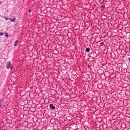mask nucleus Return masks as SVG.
<instances>
[{"instance_id": "0eeeda50", "label": "nucleus", "mask_w": 130, "mask_h": 130, "mask_svg": "<svg viewBox=\"0 0 130 130\" xmlns=\"http://www.w3.org/2000/svg\"><path fill=\"white\" fill-rule=\"evenodd\" d=\"M1 101H0V107L3 105V103H1Z\"/></svg>"}, {"instance_id": "9b49d317", "label": "nucleus", "mask_w": 130, "mask_h": 130, "mask_svg": "<svg viewBox=\"0 0 130 130\" xmlns=\"http://www.w3.org/2000/svg\"><path fill=\"white\" fill-rule=\"evenodd\" d=\"M31 11V10H30L29 11V13H30Z\"/></svg>"}, {"instance_id": "9d476101", "label": "nucleus", "mask_w": 130, "mask_h": 130, "mask_svg": "<svg viewBox=\"0 0 130 130\" xmlns=\"http://www.w3.org/2000/svg\"><path fill=\"white\" fill-rule=\"evenodd\" d=\"M5 19L6 20H7L9 19V18L8 17H7L5 18Z\"/></svg>"}, {"instance_id": "6e6552de", "label": "nucleus", "mask_w": 130, "mask_h": 130, "mask_svg": "<svg viewBox=\"0 0 130 130\" xmlns=\"http://www.w3.org/2000/svg\"><path fill=\"white\" fill-rule=\"evenodd\" d=\"M5 36H6L7 37H8L9 36L8 35V33H6V35H5Z\"/></svg>"}, {"instance_id": "f8f14e48", "label": "nucleus", "mask_w": 130, "mask_h": 130, "mask_svg": "<svg viewBox=\"0 0 130 130\" xmlns=\"http://www.w3.org/2000/svg\"><path fill=\"white\" fill-rule=\"evenodd\" d=\"M9 19V20H10L11 21V20H12V19H11V18H10Z\"/></svg>"}, {"instance_id": "20e7f679", "label": "nucleus", "mask_w": 130, "mask_h": 130, "mask_svg": "<svg viewBox=\"0 0 130 130\" xmlns=\"http://www.w3.org/2000/svg\"><path fill=\"white\" fill-rule=\"evenodd\" d=\"M86 50L87 52H90V48H87Z\"/></svg>"}, {"instance_id": "f03ea898", "label": "nucleus", "mask_w": 130, "mask_h": 130, "mask_svg": "<svg viewBox=\"0 0 130 130\" xmlns=\"http://www.w3.org/2000/svg\"><path fill=\"white\" fill-rule=\"evenodd\" d=\"M50 106L51 107V108L52 109H54L55 108V106H54L52 104H50Z\"/></svg>"}, {"instance_id": "423d86ee", "label": "nucleus", "mask_w": 130, "mask_h": 130, "mask_svg": "<svg viewBox=\"0 0 130 130\" xmlns=\"http://www.w3.org/2000/svg\"><path fill=\"white\" fill-rule=\"evenodd\" d=\"M101 8H105V6L102 5L101 6Z\"/></svg>"}, {"instance_id": "39448f33", "label": "nucleus", "mask_w": 130, "mask_h": 130, "mask_svg": "<svg viewBox=\"0 0 130 130\" xmlns=\"http://www.w3.org/2000/svg\"><path fill=\"white\" fill-rule=\"evenodd\" d=\"M16 18L15 17H14L13 19L12 20H11V21L14 22Z\"/></svg>"}, {"instance_id": "f257e3e1", "label": "nucleus", "mask_w": 130, "mask_h": 130, "mask_svg": "<svg viewBox=\"0 0 130 130\" xmlns=\"http://www.w3.org/2000/svg\"><path fill=\"white\" fill-rule=\"evenodd\" d=\"M11 63L10 62H8L7 63V66L6 68L8 69H9L10 68L11 69H12L13 68L12 67H11Z\"/></svg>"}, {"instance_id": "1a4fd4ad", "label": "nucleus", "mask_w": 130, "mask_h": 130, "mask_svg": "<svg viewBox=\"0 0 130 130\" xmlns=\"http://www.w3.org/2000/svg\"><path fill=\"white\" fill-rule=\"evenodd\" d=\"M3 33L2 32L0 33V36L1 35L3 36Z\"/></svg>"}, {"instance_id": "7ed1b4c3", "label": "nucleus", "mask_w": 130, "mask_h": 130, "mask_svg": "<svg viewBox=\"0 0 130 130\" xmlns=\"http://www.w3.org/2000/svg\"><path fill=\"white\" fill-rule=\"evenodd\" d=\"M18 40H17L15 42V43L14 44V46H16L17 45V43H18Z\"/></svg>"}]
</instances>
